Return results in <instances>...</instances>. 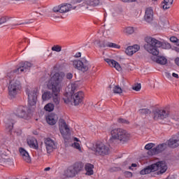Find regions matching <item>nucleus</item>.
<instances>
[{"label": "nucleus", "instance_id": "20", "mask_svg": "<svg viewBox=\"0 0 179 179\" xmlns=\"http://www.w3.org/2000/svg\"><path fill=\"white\" fill-rule=\"evenodd\" d=\"M46 121L49 125H55L58 121V116L55 113H50L46 117Z\"/></svg>", "mask_w": 179, "mask_h": 179}, {"label": "nucleus", "instance_id": "11", "mask_svg": "<svg viewBox=\"0 0 179 179\" xmlns=\"http://www.w3.org/2000/svg\"><path fill=\"white\" fill-rule=\"evenodd\" d=\"M153 119L155 121H158V120H166V118H169V115H170V111L166 110L164 109H155L152 111Z\"/></svg>", "mask_w": 179, "mask_h": 179}, {"label": "nucleus", "instance_id": "60", "mask_svg": "<svg viewBox=\"0 0 179 179\" xmlns=\"http://www.w3.org/2000/svg\"><path fill=\"white\" fill-rule=\"evenodd\" d=\"M12 1H23V0H12Z\"/></svg>", "mask_w": 179, "mask_h": 179}, {"label": "nucleus", "instance_id": "24", "mask_svg": "<svg viewBox=\"0 0 179 179\" xmlns=\"http://www.w3.org/2000/svg\"><path fill=\"white\" fill-rule=\"evenodd\" d=\"M78 174L73 166H69L65 171L64 175L66 177L72 178Z\"/></svg>", "mask_w": 179, "mask_h": 179}, {"label": "nucleus", "instance_id": "27", "mask_svg": "<svg viewBox=\"0 0 179 179\" xmlns=\"http://www.w3.org/2000/svg\"><path fill=\"white\" fill-rule=\"evenodd\" d=\"M93 169H94V165L92 164H86L85 166V171H87V176H93L94 172H93Z\"/></svg>", "mask_w": 179, "mask_h": 179}, {"label": "nucleus", "instance_id": "1", "mask_svg": "<svg viewBox=\"0 0 179 179\" xmlns=\"http://www.w3.org/2000/svg\"><path fill=\"white\" fill-rule=\"evenodd\" d=\"M147 44L144 45V48L152 55H159V48L170 50L171 45L169 42H162L152 37H146L145 39Z\"/></svg>", "mask_w": 179, "mask_h": 179}, {"label": "nucleus", "instance_id": "28", "mask_svg": "<svg viewBox=\"0 0 179 179\" xmlns=\"http://www.w3.org/2000/svg\"><path fill=\"white\" fill-rule=\"evenodd\" d=\"M83 167H85L83 162H76L73 166V169H74L77 174L83 170Z\"/></svg>", "mask_w": 179, "mask_h": 179}, {"label": "nucleus", "instance_id": "35", "mask_svg": "<svg viewBox=\"0 0 179 179\" xmlns=\"http://www.w3.org/2000/svg\"><path fill=\"white\" fill-rule=\"evenodd\" d=\"M108 47L109 48H117V50H120L121 48V46L117 43L108 42Z\"/></svg>", "mask_w": 179, "mask_h": 179}, {"label": "nucleus", "instance_id": "56", "mask_svg": "<svg viewBox=\"0 0 179 179\" xmlns=\"http://www.w3.org/2000/svg\"><path fill=\"white\" fill-rule=\"evenodd\" d=\"M122 2H124V3H128L129 0H120Z\"/></svg>", "mask_w": 179, "mask_h": 179}, {"label": "nucleus", "instance_id": "45", "mask_svg": "<svg viewBox=\"0 0 179 179\" xmlns=\"http://www.w3.org/2000/svg\"><path fill=\"white\" fill-rule=\"evenodd\" d=\"M61 7L60 6H59L58 7H54L52 10L53 12H55V13H57V12H59V13H61Z\"/></svg>", "mask_w": 179, "mask_h": 179}, {"label": "nucleus", "instance_id": "57", "mask_svg": "<svg viewBox=\"0 0 179 179\" xmlns=\"http://www.w3.org/2000/svg\"><path fill=\"white\" fill-rule=\"evenodd\" d=\"M176 45L179 46V39H178V41H176Z\"/></svg>", "mask_w": 179, "mask_h": 179}, {"label": "nucleus", "instance_id": "13", "mask_svg": "<svg viewBox=\"0 0 179 179\" xmlns=\"http://www.w3.org/2000/svg\"><path fill=\"white\" fill-rule=\"evenodd\" d=\"M28 95V104L31 107L36 106L37 104V90H34L29 93H27Z\"/></svg>", "mask_w": 179, "mask_h": 179}, {"label": "nucleus", "instance_id": "14", "mask_svg": "<svg viewBox=\"0 0 179 179\" xmlns=\"http://www.w3.org/2000/svg\"><path fill=\"white\" fill-rule=\"evenodd\" d=\"M60 133L64 139H66L71 134V129L68 127V124L65 122V120H62V129H60Z\"/></svg>", "mask_w": 179, "mask_h": 179}, {"label": "nucleus", "instance_id": "58", "mask_svg": "<svg viewBox=\"0 0 179 179\" xmlns=\"http://www.w3.org/2000/svg\"><path fill=\"white\" fill-rule=\"evenodd\" d=\"M74 141H76V142H79V138H74Z\"/></svg>", "mask_w": 179, "mask_h": 179}, {"label": "nucleus", "instance_id": "5", "mask_svg": "<svg viewBox=\"0 0 179 179\" xmlns=\"http://www.w3.org/2000/svg\"><path fill=\"white\" fill-rule=\"evenodd\" d=\"M69 93L66 92L64 96L65 97L63 98V100L66 104H69V103H71V101H73L74 106H79V104H82L83 102V98L85 97V94L83 92L80 91L78 92L77 93L70 95Z\"/></svg>", "mask_w": 179, "mask_h": 179}, {"label": "nucleus", "instance_id": "55", "mask_svg": "<svg viewBox=\"0 0 179 179\" xmlns=\"http://www.w3.org/2000/svg\"><path fill=\"white\" fill-rule=\"evenodd\" d=\"M50 170H51V168L50 167H47L45 169V171H50Z\"/></svg>", "mask_w": 179, "mask_h": 179}, {"label": "nucleus", "instance_id": "30", "mask_svg": "<svg viewBox=\"0 0 179 179\" xmlns=\"http://www.w3.org/2000/svg\"><path fill=\"white\" fill-rule=\"evenodd\" d=\"M97 45L99 48H106V47H108V42L106 41H98Z\"/></svg>", "mask_w": 179, "mask_h": 179}, {"label": "nucleus", "instance_id": "6", "mask_svg": "<svg viewBox=\"0 0 179 179\" xmlns=\"http://www.w3.org/2000/svg\"><path fill=\"white\" fill-rule=\"evenodd\" d=\"M14 114L18 118H23V120H30L33 116L31 109L27 106H20L14 111Z\"/></svg>", "mask_w": 179, "mask_h": 179}, {"label": "nucleus", "instance_id": "44", "mask_svg": "<svg viewBox=\"0 0 179 179\" xmlns=\"http://www.w3.org/2000/svg\"><path fill=\"white\" fill-rule=\"evenodd\" d=\"M124 176L127 177V178H131L132 177V173L130 171H125Z\"/></svg>", "mask_w": 179, "mask_h": 179}, {"label": "nucleus", "instance_id": "41", "mask_svg": "<svg viewBox=\"0 0 179 179\" xmlns=\"http://www.w3.org/2000/svg\"><path fill=\"white\" fill-rule=\"evenodd\" d=\"M71 90L70 92L69 96H72L75 94V90H76V87H77L76 84H71Z\"/></svg>", "mask_w": 179, "mask_h": 179}, {"label": "nucleus", "instance_id": "39", "mask_svg": "<svg viewBox=\"0 0 179 179\" xmlns=\"http://www.w3.org/2000/svg\"><path fill=\"white\" fill-rule=\"evenodd\" d=\"M117 122L119 124H125L126 125L129 124V121H128L127 120H125L124 118H119L117 119Z\"/></svg>", "mask_w": 179, "mask_h": 179}, {"label": "nucleus", "instance_id": "43", "mask_svg": "<svg viewBox=\"0 0 179 179\" xmlns=\"http://www.w3.org/2000/svg\"><path fill=\"white\" fill-rule=\"evenodd\" d=\"M141 83L137 84L136 85H135L134 87H133V90H135L136 92H139V90H141Z\"/></svg>", "mask_w": 179, "mask_h": 179}, {"label": "nucleus", "instance_id": "16", "mask_svg": "<svg viewBox=\"0 0 179 179\" xmlns=\"http://www.w3.org/2000/svg\"><path fill=\"white\" fill-rule=\"evenodd\" d=\"M153 14L152 7L147 8L144 15V20L147 22V23H152V22H153Z\"/></svg>", "mask_w": 179, "mask_h": 179}, {"label": "nucleus", "instance_id": "19", "mask_svg": "<svg viewBox=\"0 0 179 179\" xmlns=\"http://www.w3.org/2000/svg\"><path fill=\"white\" fill-rule=\"evenodd\" d=\"M20 153L23 159L24 162H26V163H31V158L30 157V155H29V152L24 150L23 148H20Z\"/></svg>", "mask_w": 179, "mask_h": 179}, {"label": "nucleus", "instance_id": "26", "mask_svg": "<svg viewBox=\"0 0 179 179\" xmlns=\"http://www.w3.org/2000/svg\"><path fill=\"white\" fill-rule=\"evenodd\" d=\"M4 122L6 124V129H8V131H12L13 129V124H15V121L12 119H4Z\"/></svg>", "mask_w": 179, "mask_h": 179}, {"label": "nucleus", "instance_id": "2", "mask_svg": "<svg viewBox=\"0 0 179 179\" xmlns=\"http://www.w3.org/2000/svg\"><path fill=\"white\" fill-rule=\"evenodd\" d=\"M167 164L164 161H159L155 164H152L144 169L140 171V174L141 176H145L146 174H150V173H155V176H160L162 174H164L166 171H167Z\"/></svg>", "mask_w": 179, "mask_h": 179}, {"label": "nucleus", "instance_id": "46", "mask_svg": "<svg viewBox=\"0 0 179 179\" xmlns=\"http://www.w3.org/2000/svg\"><path fill=\"white\" fill-rule=\"evenodd\" d=\"M73 148H75V149H78V150H80V144H79V143H74L73 144Z\"/></svg>", "mask_w": 179, "mask_h": 179}, {"label": "nucleus", "instance_id": "32", "mask_svg": "<svg viewBox=\"0 0 179 179\" xmlns=\"http://www.w3.org/2000/svg\"><path fill=\"white\" fill-rule=\"evenodd\" d=\"M113 92L115 94H121L122 93V89L119 85H116L113 87Z\"/></svg>", "mask_w": 179, "mask_h": 179}, {"label": "nucleus", "instance_id": "4", "mask_svg": "<svg viewBox=\"0 0 179 179\" xmlns=\"http://www.w3.org/2000/svg\"><path fill=\"white\" fill-rule=\"evenodd\" d=\"M64 78H65V73H55L51 78V83L49 89L52 90L55 96L59 94L60 90L58 86L62 83Z\"/></svg>", "mask_w": 179, "mask_h": 179}, {"label": "nucleus", "instance_id": "50", "mask_svg": "<svg viewBox=\"0 0 179 179\" xmlns=\"http://www.w3.org/2000/svg\"><path fill=\"white\" fill-rule=\"evenodd\" d=\"M80 57H82V53L78 52L75 55V57L76 58H80Z\"/></svg>", "mask_w": 179, "mask_h": 179}, {"label": "nucleus", "instance_id": "38", "mask_svg": "<svg viewBox=\"0 0 179 179\" xmlns=\"http://www.w3.org/2000/svg\"><path fill=\"white\" fill-rule=\"evenodd\" d=\"M52 51H56V52H61V51H62V47H61L59 45H55L52 47Z\"/></svg>", "mask_w": 179, "mask_h": 179}, {"label": "nucleus", "instance_id": "10", "mask_svg": "<svg viewBox=\"0 0 179 179\" xmlns=\"http://www.w3.org/2000/svg\"><path fill=\"white\" fill-rule=\"evenodd\" d=\"M73 66L78 71L82 72H87L89 71V62L86 59H82V60H74L73 62Z\"/></svg>", "mask_w": 179, "mask_h": 179}, {"label": "nucleus", "instance_id": "23", "mask_svg": "<svg viewBox=\"0 0 179 179\" xmlns=\"http://www.w3.org/2000/svg\"><path fill=\"white\" fill-rule=\"evenodd\" d=\"M71 10H72V4L62 3L60 5V13H66Z\"/></svg>", "mask_w": 179, "mask_h": 179}, {"label": "nucleus", "instance_id": "29", "mask_svg": "<svg viewBox=\"0 0 179 179\" xmlns=\"http://www.w3.org/2000/svg\"><path fill=\"white\" fill-rule=\"evenodd\" d=\"M54 96H55V94H54V92L52 91V93L50 91H47L42 94V99L43 100V101H45L47 100H50V99H51V97Z\"/></svg>", "mask_w": 179, "mask_h": 179}, {"label": "nucleus", "instance_id": "59", "mask_svg": "<svg viewBox=\"0 0 179 179\" xmlns=\"http://www.w3.org/2000/svg\"><path fill=\"white\" fill-rule=\"evenodd\" d=\"M173 120H176V121H178V117H177V118H173Z\"/></svg>", "mask_w": 179, "mask_h": 179}, {"label": "nucleus", "instance_id": "25", "mask_svg": "<svg viewBox=\"0 0 179 179\" xmlns=\"http://www.w3.org/2000/svg\"><path fill=\"white\" fill-rule=\"evenodd\" d=\"M173 2H174V0H164L161 3V6L164 10L170 9L171 5H173Z\"/></svg>", "mask_w": 179, "mask_h": 179}, {"label": "nucleus", "instance_id": "52", "mask_svg": "<svg viewBox=\"0 0 179 179\" xmlns=\"http://www.w3.org/2000/svg\"><path fill=\"white\" fill-rule=\"evenodd\" d=\"M172 76L173 78H176V79H178L179 76H178V74L176 73H172Z\"/></svg>", "mask_w": 179, "mask_h": 179}, {"label": "nucleus", "instance_id": "47", "mask_svg": "<svg viewBox=\"0 0 179 179\" xmlns=\"http://www.w3.org/2000/svg\"><path fill=\"white\" fill-rule=\"evenodd\" d=\"M33 22H22L21 24H13L12 26H20V24H30V23H32Z\"/></svg>", "mask_w": 179, "mask_h": 179}, {"label": "nucleus", "instance_id": "33", "mask_svg": "<svg viewBox=\"0 0 179 179\" xmlns=\"http://www.w3.org/2000/svg\"><path fill=\"white\" fill-rule=\"evenodd\" d=\"M12 19L11 17L9 16H3L0 17V26L1 24H3V23H6L8 20H10Z\"/></svg>", "mask_w": 179, "mask_h": 179}, {"label": "nucleus", "instance_id": "17", "mask_svg": "<svg viewBox=\"0 0 179 179\" xmlns=\"http://www.w3.org/2000/svg\"><path fill=\"white\" fill-rule=\"evenodd\" d=\"M104 61L109 65V66L111 68H115L116 71H118L119 72L122 71L121 65H120L117 61L108 58L104 59Z\"/></svg>", "mask_w": 179, "mask_h": 179}, {"label": "nucleus", "instance_id": "42", "mask_svg": "<svg viewBox=\"0 0 179 179\" xmlns=\"http://www.w3.org/2000/svg\"><path fill=\"white\" fill-rule=\"evenodd\" d=\"M53 102L56 106H58L59 104V99H58V94L57 96L53 95Z\"/></svg>", "mask_w": 179, "mask_h": 179}, {"label": "nucleus", "instance_id": "48", "mask_svg": "<svg viewBox=\"0 0 179 179\" xmlns=\"http://www.w3.org/2000/svg\"><path fill=\"white\" fill-rule=\"evenodd\" d=\"M178 38H177V37H176V36H171V37L170 38V41H171V43H176L177 41H178Z\"/></svg>", "mask_w": 179, "mask_h": 179}, {"label": "nucleus", "instance_id": "36", "mask_svg": "<svg viewBox=\"0 0 179 179\" xmlns=\"http://www.w3.org/2000/svg\"><path fill=\"white\" fill-rule=\"evenodd\" d=\"M89 5L90 6H99L100 5V0H90Z\"/></svg>", "mask_w": 179, "mask_h": 179}, {"label": "nucleus", "instance_id": "8", "mask_svg": "<svg viewBox=\"0 0 179 179\" xmlns=\"http://www.w3.org/2000/svg\"><path fill=\"white\" fill-rule=\"evenodd\" d=\"M95 153L96 156H107L110 155V147L101 141H97L95 144Z\"/></svg>", "mask_w": 179, "mask_h": 179}, {"label": "nucleus", "instance_id": "22", "mask_svg": "<svg viewBox=\"0 0 179 179\" xmlns=\"http://www.w3.org/2000/svg\"><path fill=\"white\" fill-rule=\"evenodd\" d=\"M141 47L138 45H134L133 46H129L125 50V52L127 55H134L135 52L139 51Z\"/></svg>", "mask_w": 179, "mask_h": 179}, {"label": "nucleus", "instance_id": "21", "mask_svg": "<svg viewBox=\"0 0 179 179\" xmlns=\"http://www.w3.org/2000/svg\"><path fill=\"white\" fill-rule=\"evenodd\" d=\"M27 143L31 149H34L35 150H38V142L37 139L34 137H31L27 139Z\"/></svg>", "mask_w": 179, "mask_h": 179}, {"label": "nucleus", "instance_id": "62", "mask_svg": "<svg viewBox=\"0 0 179 179\" xmlns=\"http://www.w3.org/2000/svg\"><path fill=\"white\" fill-rule=\"evenodd\" d=\"M155 1H157V0H155Z\"/></svg>", "mask_w": 179, "mask_h": 179}, {"label": "nucleus", "instance_id": "7", "mask_svg": "<svg viewBox=\"0 0 179 179\" xmlns=\"http://www.w3.org/2000/svg\"><path fill=\"white\" fill-rule=\"evenodd\" d=\"M33 66V64L29 62H22L17 66V69L7 73V78L12 79L13 78V73H22V72H27L30 68Z\"/></svg>", "mask_w": 179, "mask_h": 179}, {"label": "nucleus", "instance_id": "51", "mask_svg": "<svg viewBox=\"0 0 179 179\" xmlns=\"http://www.w3.org/2000/svg\"><path fill=\"white\" fill-rule=\"evenodd\" d=\"M175 64H176V65L179 66V57H176L175 59Z\"/></svg>", "mask_w": 179, "mask_h": 179}, {"label": "nucleus", "instance_id": "34", "mask_svg": "<svg viewBox=\"0 0 179 179\" xmlns=\"http://www.w3.org/2000/svg\"><path fill=\"white\" fill-rule=\"evenodd\" d=\"M44 109L45 110V111H48L49 113H51V111L54 110V104L48 103L45 106Z\"/></svg>", "mask_w": 179, "mask_h": 179}, {"label": "nucleus", "instance_id": "31", "mask_svg": "<svg viewBox=\"0 0 179 179\" xmlns=\"http://www.w3.org/2000/svg\"><path fill=\"white\" fill-rule=\"evenodd\" d=\"M134 31H135V30L132 27H127L126 28H124L123 29V33H124L125 34H134Z\"/></svg>", "mask_w": 179, "mask_h": 179}, {"label": "nucleus", "instance_id": "3", "mask_svg": "<svg viewBox=\"0 0 179 179\" xmlns=\"http://www.w3.org/2000/svg\"><path fill=\"white\" fill-rule=\"evenodd\" d=\"M112 138L109 139V143H114L117 142V140L120 142H128L131 135L128 134L127 130H124L121 128L114 129L110 131Z\"/></svg>", "mask_w": 179, "mask_h": 179}, {"label": "nucleus", "instance_id": "18", "mask_svg": "<svg viewBox=\"0 0 179 179\" xmlns=\"http://www.w3.org/2000/svg\"><path fill=\"white\" fill-rule=\"evenodd\" d=\"M151 59L154 62L159 64V65H166L167 64V59L164 56H159V55H154L151 57Z\"/></svg>", "mask_w": 179, "mask_h": 179}, {"label": "nucleus", "instance_id": "53", "mask_svg": "<svg viewBox=\"0 0 179 179\" xmlns=\"http://www.w3.org/2000/svg\"><path fill=\"white\" fill-rule=\"evenodd\" d=\"M136 166H137L136 164H132L131 166H129V169L131 170V169H132V167H136Z\"/></svg>", "mask_w": 179, "mask_h": 179}, {"label": "nucleus", "instance_id": "40", "mask_svg": "<svg viewBox=\"0 0 179 179\" xmlns=\"http://www.w3.org/2000/svg\"><path fill=\"white\" fill-rule=\"evenodd\" d=\"M154 146H155V143H150L145 145V149L146 150H148V152H149V150H152V149H153Z\"/></svg>", "mask_w": 179, "mask_h": 179}, {"label": "nucleus", "instance_id": "54", "mask_svg": "<svg viewBox=\"0 0 179 179\" xmlns=\"http://www.w3.org/2000/svg\"><path fill=\"white\" fill-rule=\"evenodd\" d=\"M137 0H129L128 3H131L132 2H136Z\"/></svg>", "mask_w": 179, "mask_h": 179}, {"label": "nucleus", "instance_id": "49", "mask_svg": "<svg viewBox=\"0 0 179 179\" xmlns=\"http://www.w3.org/2000/svg\"><path fill=\"white\" fill-rule=\"evenodd\" d=\"M66 79H69V80H71V79H72V78H73V74H72V73H68L66 75Z\"/></svg>", "mask_w": 179, "mask_h": 179}, {"label": "nucleus", "instance_id": "9", "mask_svg": "<svg viewBox=\"0 0 179 179\" xmlns=\"http://www.w3.org/2000/svg\"><path fill=\"white\" fill-rule=\"evenodd\" d=\"M21 89L20 81L17 80L10 81L8 85V94L11 99H14Z\"/></svg>", "mask_w": 179, "mask_h": 179}, {"label": "nucleus", "instance_id": "61", "mask_svg": "<svg viewBox=\"0 0 179 179\" xmlns=\"http://www.w3.org/2000/svg\"><path fill=\"white\" fill-rule=\"evenodd\" d=\"M76 7H74L73 9H75Z\"/></svg>", "mask_w": 179, "mask_h": 179}, {"label": "nucleus", "instance_id": "12", "mask_svg": "<svg viewBox=\"0 0 179 179\" xmlns=\"http://www.w3.org/2000/svg\"><path fill=\"white\" fill-rule=\"evenodd\" d=\"M166 148H167V144L166 143L159 144L157 147L148 151V155L155 156V155H159V153H162V152H164V150H166Z\"/></svg>", "mask_w": 179, "mask_h": 179}, {"label": "nucleus", "instance_id": "37", "mask_svg": "<svg viewBox=\"0 0 179 179\" xmlns=\"http://www.w3.org/2000/svg\"><path fill=\"white\" fill-rule=\"evenodd\" d=\"M139 113H140V114L143 115H146V114H150L152 113V111L148 108H142V109L139 110Z\"/></svg>", "mask_w": 179, "mask_h": 179}, {"label": "nucleus", "instance_id": "15", "mask_svg": "<svg viewBox=\"0 0 179 179\" xmlns=\"http://www.w3.org/2000/svg\"><path fill=\"white\" fill-rule=\"evenodd\" d=\"M45 145L46 146V150L48 153H51L54 149L57 148V145H55V142L50 138H47L45 140Z\"/></svg>", "mask_w": 179, "mask_h": 179}]
</instances>
